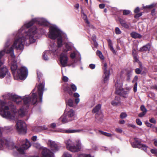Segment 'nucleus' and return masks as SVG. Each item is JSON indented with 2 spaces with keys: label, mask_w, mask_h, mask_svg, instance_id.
Here are the masks:
<instances>
[{
  "label": "nucleus",
  "mask_w": 157,
  "mask_h": 157,
  "mask_svg": "<svg viewBox=\"0 0 157 157\" xmlns=\"http://www.w3.org/2000/svg\"><path fill=\"white\" fill-rule=\"evenodd\" d=\"M34 23L45 26H47L49 25V22L43 18H34L32 19L31 21L25 24L18 30V33L17 34V37L15 38L13 44L9 50H8V47L10 44V42L7 41L6 43L5 44L7 43L6 46L7 47L6 50V53L10 54V56L14 57L13 48L17 49L23 50L24 48V44H26L25 41L28 39L31 43L35 42L36 40L34 38V36L37 32L36 27H33L29 30L28 32H26L25 31L26 29L30 27Z\"/></svg>",
  "instance_id": "f257e3e1"
},
{
  "label": "nucleus",
  "mask_w": 157,
  "mask_h": 157,
  "mask_svg": "<svg viewBox=\"0 0 157 157\" xmlns=\"http://www.w3.org/2000/svg\"><path fill=\"white\" fill-rule=\"evenodd\" d=\"M20 144V145L16 146L14 145L13 142L6 140H0V149L3 150L4 147L10 150L16 149L20 153L24 154L25 150L29 148L31 145L30 142L27 139L22 141Z\"/></svg>",
  "instance_id": "f03ea898"
},
{
  "label": "nucleus",
  "mask_w": 157,
  "mask_h": 157,
  "mask_svg": "<svg viewBox=\"0 0 157 157\" xmlns=\"http://www.w3.org/2000/svg\"><path fill=\"white\" fill-rule=\"evenodd\" d=\"M16 107L12 102L0 101V114L3 117L13 120L16 118Z\"/></svg>",
  "instance_id": "7ed1b4c3"
},
{
  "label": "nucleus",
  "mask_w": 157,
  "mask_h": 157,
  "mask_svg": "<svg viewBox=\"0 0 157 157\" xmlns=\"http://www.w3.org/2000/svg\"><path fill=\"white\" fill-rule=\"evenodd\" d=\"M11 63L10 68L15 79H20L21 80L25 79L28 74V70L25 67H22L17 69V61L14 57H12Z\"/></svg>",
  "instance_id": "20e7f679"
},
{
  "label": "nucleus",
  "mask_w": 157,
  "mask_h": 157,
  "mask_svg": "<svg viewBox=\"0 0 157 157\" xmlns=\"http://www.w3.org/2000/svg\"><path fill=\"white\" fill-rule=\"evenodd\" d=\"M11 98L13 101L17 104H19L20 102L23 100L25 105H27L29 103L33 104H35L37 101L38 97L36 94H32V98L30 97H25L23 99L17 95H12Z\"/></svg>",
  "instance_id": "39448f33"
},
{
  "label": "nucleus",
  "mask_w": 157,
  "mask_h": 157,
  "mask_svg": "<svg viewBox=\"0 0 157 157\" xmlns=\"http://www.w3.org/2000/svg\"><path fill=\"white\" fill-rule=\"evenodd\" d=\"M61 35V32L56 26L53 25L50 27L48 37L52 39L58 38L57 43L59 48L62 45V41Z\"/></svg>",
  "instance_id": "423d86ee"
},
{
  "label": "nucleus",
  "mask_w": 157,
  "mask_h": 157,
  "mask_svg": "<svg viewBox=\"0 0 157 157\" xmlns=\"http://www.w3.org/2000/svg\"><path fill=\"white\" fill-rule=\"evenodd\" d=\"M115 86L116 88V93L124 97H126L125 95L129 93L131 89L130 87H128L125 89H123L122 88V83H119L117 82L116 83Z\"/></svg>",
  "instance_id": "0eeeda50"
},
{
  "label": "nucleus",
  "mask_w": 157,
  "mask_h": 157,
  "mask_svg": "<svg viewBox=\"0 0 157 157\" xmlns=\"http://www.w3.org/2000/svg\"><path fill=\"white\" fill-rule=\"evenodd\" d=\"M15 128L18 133L25 134L27 132V127L25 123L21 120L17 121L16 124Z\"/></svg>",
  "instance_id": "6e6552de"
},
{
  "label": "nucleus",
  "mask_w": 157,
  "mask_h": 157,
  "mask_svg": "<svg viewBox=\"0 0 157 157\" xmlns=\"http://www.w3.org/2000/svg\"><path fill=\"white\" fill-rule=\"evenodd\" d=\"M101 105L100 104L97 105L92 110L93 113H96L95 115L96 121L98 123H101L103 121V115L100 111L101 108Z\"/></svg>",
  "instance_id": "1a4fd4ad"
},
{
  "label": "nucleus",
  "mask_w": 157,
  "mask_h": 157,
  "mask_svg": "<svg viewBox=\"0 0 157 157\" xmlns=\"http://www.w3.org/2000/svg\"><path fill=\"white\" fill-rule=\"evenodd\" d=\"M47 144L51 148V150L54 152L58 151L59 149V146L54 141L50 140H48Z\"/></svg>",
  "instance_id": "9d476101"
},
{
  "label": "nucleus",
  "mask_w": 157,
  "mask_h": 157,
  "mask_svg": "<svg viewBox=\"0 0 157 157\" xmlns=\"http://www.w3.org/2000/svg\"><path fill=\"white\" fill-rule=\"evenodd\" d=\"M44 82L40 83L38 85L37 87V92L38 94L40 101H42V95L44 90Z\"/></svg>",
  "instance_id": "9b49d317"
},
{
  "label": "nucleus",
  "mask_w": 157,
  "mask_h": 157,
  "mask_svg": "<svg viewBox=\"0 0 157 157\" xmlns=\"http://www.w3.org/2000/svg\"><path fill=\"white\" fill-rule=\"evenodd\" d=\"M68 58L66 54L62 53L60 57V62L61 65L63 67H65L67 65Z\"/></svg>",
  "instance_id": "f8f14e48"
},
{
  "label": "nucleus",
  "mask_w": 157,
  "mask_h": 157,
  "mask_svg": "<svg viewBox=\"0 0 157 157\" xmlns=\"http://www.w3.org/2000/svg\"><path fill=\"white\" fill-rule=\"evenodd\" d=\"M76 146H71L68 150L70 151L75 152L78 151L81 149V144L79 140L76 141Z\"/></svg>",
  "instance_id": "ddd939ff"
},
{
  "label": "nucleus",
  "mask_w": 157,
  "mask_h": 157,
  "mask_svg": "<svg viewBox=\"0 0 157 157\" xmlns=\"http://www.w3.org/2000/svg\"><path fill=\"white\" fill-rule=\"evenodd\" d=\"M107 64L106 63H105L103 67L105 76L104 78L105 82L107 81L108 80L109 76V71L107 70Z\"/></svg>",
  "instance_id": "4468645a"
},
{
  "label": "nucleus",
  "mask_w": 157,
  "mask_h": 157,
  "mask_svg": "<svg viewBox=\"0 0 157 157\" xmlns=\"http://www.w3.org/2000/svg\"><path fill=\"white\" fill-rule=\"evenodd\" d=\"M42 157H54V154L50 150L45 148L43 149L42 152Z\"/></svg>",
  "instance_id": "2eb2a0df"
},
{
  "label": "nucleus",
  "mask_w": 157,
  "mask_h": 157,
  "mask_svg": "<svg viewBox=\"0 0 157 157\" xmlns=\"http://www.w3.org/2000/svg\"><path fill=\"white\" fill-rule=\"evenodd\" d=\"M10 75V73L9 72L7 68L6 67H3L0 69V78H3L6 74Z\"/></svg>",
  "instance_id": "dca6fc26"
},
{
  "label": "nucleus",
  "mask_w": 157,
  "mask_h": 157,
  "mask_svg": "<svg viewBox=\"0 0 157 157\" xmlns=\"http://www.w3.org/2000/svg\"><path fill=\"white\" fill-rule=\"evenodd\" d=\"M64 113L69 118L71 119L72 120L75 115V111L72 109L68 110L67 109L65 110Z\"/></svg>",
  "instance_id": "f3484780"
},
{
  "label": "nucleus",
  "mask_w": 157,
  "mask_h": 157,
  "mask_svg": "<svg viewBox=\"0 0 157 157\" xmlns=\"http://www.w3.org/2000/svg\"><path fill=\"white\" fill-rule=\"evenodd\" d=\"M59 120L63 123H65L71 121L72 119L69 118L67 115L64 113V114L60 118Z\"/></svg>",
  "instance_id": "a211bd4d"
},
{
  "label": "nucleus",
  "mask_w": 157,
  "mask_h": 157,
  "mask_svg": "<svg viewBox=\"0 0 157 157\" xmlns=\"http://www.w3.org/2000/svg\"><path fill=\"white\" fill-rule=\"evenodd\" d=\"M138 65L140 67L139 68H138V74H143L146 73L147 70L145 68L143 67L141 63L139 61H138Z\"/></svg>",
  "instance_id": "6ab92c4d"
},
{
  "label": "nucleus",
  "mask_w": 157,
  "mask_h": 157,
  "mask_svg": "<svg viewBox=\"0 0 157 157\" xmlns=\"http://www.w3.org/2000/svg\"><path fill=\"white\" fill-rule=\"evenodd\" d=\"M7 43L6 44V45H5V47L4 49L2 51H0V67L2 64L3 63L2 62L1 59L2 57L4 55L5 52H6V50L7 49Z\"/></svg>",
  "instance_id": "aec40b11"
},
{
  "label": "nucleus",
  "mask_w": 157,
  "mask_h": 157,
  "mask_svg": "<svg viewBox=\"0 0 157 157\" xmlns=\"http://www.w3.org/2000/svg\"><path fill=\"white\" fill-rule=\"evenodd\" d=\"M64 131L65 132L68 133L84 132L83 129H67L66 130Z\"/></svg>",
  "instance_id": "412c9836"
},
{
  "label": "nucleus",
  "mask_w": 157,
  "mask_h": 157,
  "mask_svg": "<svg viewBox=\"0 0 157 157\" xmlns=\"http://www.w3.org/2000/svg\"><path fill=\"white\" fill-rule=\"evenodd\" d=\"M140 109L142 112L140 113L138 116L140 117H143L146 113L147 110L144 105H141L140 106Z\"/></svg>",
  "instance_id": "4be33fe9"
},
{
  "label": "nucleus",
  "mask_w": 157,
  "mask_h": 157,
  "mask_svg": "<svg viewBox=\"0 0 157 157\" xmlns=\"http://www.w3.org/2000/svg\"><path fill=\"white\" fill-rule=\"evenodd\" d=\"M150 48V44H148L141 48L140 49V51L142 52L149 51Z\"/></svg>",
  "instance_id": "5701e85b"
},
{
  "label": "nucleus",
  "mask_w": 157,
  "mask_h": 157,
  "mask_svg": "<svg viewBox=\"0 0 157 157\" xmlns=\"http://www.w3.org/2000/svg\"><path fill=\"white\" fill-rule=\"evenodd\" d=\"M66 49L63 50V52L66 53L68 51H70L71 49V44L70 43H66L65 44Z\"/></svg>",
  "instance_id": "b1692460"
},
{
  "label": "nucleus",
  "mask_w": 157,
  "mask_h": 157,
  "mask_svg": "<svg viewBox=\"0 0 157 157\" xmlns=\"http://www.w3.org/2000/svg\"><path fill=\"white\" fill-rule=\"evenodd\" d=\"M113 106H116L120 104V98L119 97H115V100L111 102Z\"/></svg>",
  "instance_id": "393cba45"
},
{
  "label": "nucleus",
  "mask_w": 157,
  "mask_h": 157,
  "mask_svg": "<svg viewBox=\"0 0 157 157\" xmlns=\"http://www.w3.org/2000/svg\"><path fill=\"white\" fill-rule=\"evenodd\" d=\"M137 77L136 76L132 80V82L133 83H135V85L133 88V90L135 92H136L137 91Z\"/></svg>",
  "instance_id": "a878e982"
},
{
  "label": "nucleus",
  "mask_w": 157,
  "mask_h": 157,
  "mask_svg": "<svg viewBox=\"0 0 157 157\" xmlns=\"http://www.w3.org/2000/svg\"><path fill=\"white\" fill-rule=\"evenodd\" d=\"M25 109L24 108H22L20 109L18 111V114L21 117H23L25 115Z\"/></svg>",
  "instance_id": "bb28decb"
},
{
  "label": "nucleus",
  "mask_w": 157,
  "mask_h": 157,
  "mask_svg": "<svg viewBox=\"0 0 157 157\" xmlns=\"http://www.w3.org/2000/svg\"><path fill=\"white\" fill-rule=\"evenodd\" d=\"M120 22L123 27L125 28H129L128 25L126 23V22L124 20L122 19H121L120 20Z\"/></svg>",
  "instance_id": "cd10ccee"
},
{
  "label": "nucleus",
  "mask_w": 157,
  "mask_h": 157,
  "mask_svg": "<svg viewBox=\"0 0 157 157\" xmlns=\"http://www.w3.org/2000/svg\"><path fill=\"white\" fill-rule=\"evenodd\" d=\"M138 148L141 149L145 151H147L148 147L144 144L138 143Z\"/></svg>",
  "instance_id": "c85d7f7f"
},
{
  "label": "nucleus",
  "mask_w": 157,
  "mask_h": 157,
  "mask_svg": "<svg viewBox=\"0 0 157 157\" xmlns=\"http://www.w3.org/2000/svg\"><path fill=\"white\" fill-rule=\"evenodd\" d=\"M82 17L85 22L87 24V26L90 27V22L87 19V17L86 14L83 13L82 14Z\"/></svg>",
  "instance_id": "c756f323"
},
{
  "label": "nucleus",
  "mask_w": 157,
  "mask_h": 157,
  "mask_svg": "<svg viewBox=\"0 0 157 157\" xmlns=\"http://www.w3.org/2000/svg\"><path fill=\"white\" fill-rule=\"evenodd\" d=\"M65 143L66 144V147L68 150L71 147L72 144V141L70 139L65 141Z\"/></svg>",
  "instance_id": "7c9ffc66"
},
{
  "label": "nucleus",
  "mask_w": 157,
  "mask_h": 157,
  "mask_svg": "<svg viewBox=\"0 0 157 157\" xmlns=\"http://www.w3.org/2000/svg\"><path fill=\"white\" fill-rule=\"evenodd\" d=\"M137 51L136 50L133 49L132 50V55L134 58V61L137 62Z\"/></svg>",
  "instance_id": "2f4dec72"
},
{
  "label": "nucleus",
  "mask_w": 157,
  "mask_h": 157,
  "mask_svg": "<svg viewBox=\"0 0 157 157\" xmlns=\"http://www.w3.org/2000/svg\"><path fill=\"white\" fill-rule=\"evenodd\" d=\"M97 55L101 59L103 60L104 59V57L102 55V52L99 50L96 51Z\"/></svg>",
  "instance_id": "473e14b6"
},
{
  "label": "nucleus",
  "mask_w": 157,
  "mask_h": 157,
  "mask_svg": "<svg viewBox=\"0 0 157 157\" xmlns=\"http://www.w3.org/2000/svg\"><path fill=\"white\" fill-rule=\"evenodd\" d=\"M64 90L65 91L67 92L71 95H72L73 94V92L71 91L70 88L68 86L66 87L64 89Z\"/></svg>",
  "instance_id": "72a5a7b5"
},
{
  "label": "nucleus",
  "mask_w": 157,
  "mask_h": 157,
  "mask_svg": "<svg viewBox=\"0 0 157 157\" xmlns=\"http://www.w3.org/2000/svg\"><path fill=\"white\" fill-rule=\"evenodd\" d=\"M99 131L101 133V134L108 137H111L112 136V134L110 133L104 132L100 130H99Z\"/></svg>",
  "instance_id": "f704fd0d"
},
{
  "label": "nucleus",
  "mask_w": 157,
  "mask_h": 157,
  "mask_svg": "<svg viewBox=\"0 0 157 157\" xmlns=\"http://www.w3.org/2000/svg\"><path fill=\"white\" fill-rule=\"evenodd\" d=\"M135 142L131 143V145L133 147L137 148V139L136 138H134Z\"/></svg>",
  "instance_id": "c9c22d12"
},
{
  "label": "nucleus",
  "mask_w": 157,
  "mask_h": 157,
  "mask_svg": "<svg viewBox=\"0 0 157 157\" xmlns=\"http://www.w3.org/2000/svg\"><path fill=\"white\" fill-rule=\"evenodd\" d=\"M67 104L70 107L73 106V100L71 99H69L68 101Z\"/></svg>",
  "instance_id": "e433bc0d"
},
{
  "label": "nucleus",
  "mask_w": 157,
  "mask_h": 157,
  "mask_svg": "<svg viewBox=\"0 0 157 157\" xmlns=\"http://www.w3.org/2000/svg\"><path fill=\"white\" fill-rule=\"evenodd\" d=\"M63 157H72L71 155L68 152H65L64 153Z\"/></svg>",
  "instance_id": "4c0bfd02"
},
{
  "label": "nucleus",
  "mask_w": 157,
  "mask_h": 157,
  "mask_svg": "<svg viewBox=\"0 0 157 157\" xmlns=\"http://www.w3.org/2000/svg\"><path fill=\"white\" fill-rule=\"evenodd\" d=\"M115 31L117 34H120L121 33V31L118 27H116L115 28Z\"/></svg>",
  "instance_id": "58836bf2"
},
{
  "label": "nucleus",
  "mask_w": 157,
  "mask_h": 157,
  "mask_svg": "<svg viewBox=\"0 0 157 157\" xmlns=\"http://www.w3.org/2000/svg\"><path fill=\"white\" fill-rule=\"evenodd\" d=\"M132 37L134 38H136L137 37V34L135 32H133L131 33Z\"/></svg>",
  "instance_id": "ea45409f"
},
{
  "label": "nucleus",
  "mask_w": 157,
  "mask_h": 157,
  "mask_svg": "<svg viewBox=\"0 0 157 157\" xmlns=\"http://www.w3.org/2000/svg\"><path fill=\"white\" fill-rule=\"evenodd\" d=\"M71 88L73 91H75L77 90V87L74 84H71L70 85Z\"/></svg>",
  "instance_id": "a19ab883"
},
{
  "label": "nucleus",
  "mask_w": 157,
  "mask_h": 157,
  "mask_svg": "<svg viewBox=\"0 0 157 157\" xmlns=\"http://www.w3.org/2000/svg\"><path fill=\"white\" fill-rule=\"evenodd\" d=\"M130 13V11L129 10H124L123 11V14L124 15H127L129 14Z\"/></svg>",
  "instance_id": "79ce46f5"
},
{
  "label": "nucleus",
  "mask_w": 157,
  "mask_h": 157,
  "mask_svg": "<svg viewBox=\"0 0 157 157\" xmlns=\"http://www.w3.org/2000/svg\"><path fill=\"white\" fill-rule=\"evenodd\" d=\"M51 51L53 52H54L56 51V45H53L52 46H51Z\"/></svg>",
  "instance_id": "37998d69"
},
{
  "label": "nucleus",
  "mask_w": 157,
  "mask_h": 157,
  "mask_svg": "<svg viewBox=\"0 0 157 157\" xmlns=\"http://www.w3.org/2000/svg\"><path fill=\"white\" fill-rule=\"evenodd\" d=\"M151 152L155 155H157V149H151Z\"/></svg>",
  "instance_id": "c03bdc74"
},
{
  "label": "nucleus",
  "mask_w": 157,
  "mask_h": 157,
  "mask_svg": "<svg viewBox=\"0 0 157 157\" xmlns=\"http://www.w3.org/2000/svg\"><path fill=\"white\" fill-rule=\"evenodd\" d=\"M127 116V114L125 113H122L120 115V117L121 118H124L126 117Z\"/></svg>",
  "instance_id": "a18cd8bd"
},
{
  "label": "nucleus",
  "mask_w": 157,
  "mask_h": 157,
  "mask_svg": "<svg viewBox=\"0 0 157 157\" xmlns=\"http://www.w3.org/2000/svg\"><path fill=\"white\" fill-rule=\"evenodd\" d=\"M46 52H44L43 55V58L45 60H47L48 59V58L47 57V56L46 54Z\"/></svg>",
  "instance_id": "49530a36"
},
{
  "label": "nucleus",
  "mask_w": 157,
  "mask_h": 157,
  "mask_svg": "<svg viewBox=\"0 0 157 157\" xmlns=\"http://www.w3.org/2000/svg\"><path fill=\"white\" fill-rule=\"evenodd\" d=\"M78 157H91V156L89 155H85L84 154H81L79 155Z\"/></svg>",
  "instance_id": "de8ad7c7"
},
{
  "label": "nucleus",
  "mask_w": 157,
  "mask_h": 157,
  "mask_svg": "<svg viewBox=\"0 0 157 157\" xmlns=\"http://www.w3.org/2000/svg\"><path fill=\"white\" fill-rule=\"evenodd\" d=\"M115 131L117 133H121L122 132V130L120 128H117L115 129Z\"/></svg>",
  "instance_id": "09e8293b"
},
{
  "label": "nucleus",
  "mask_w": 157,
  "mask_h": 157,
  "mask_svg": "<svg viewBox=\"0 0 157 157\" xmlns=\"http://www.w3.org/2000/svg\"><path fill=\"white\" fill-rule=\"evenodd\" d=\"M89 67L90 69H93L95 68V65L94 64H90Z\"/></svg>",
  "instance_id": "8fccbe9b"
},
{
  "label": "nucleus",
  "mask_w": 157,
  "mask_h": 157,
  "mask_svg": "<svg viewBox=\"0 0 157 157\" xmlns=\"http://www.w3.org/2000/svg\"><path fill=\"white\" fill-rule=\"evenodd\" d=\"M64 82H67L68 80V78L65 76H64L62 78Z\"/></svg>",
  "instance_id": "3c124183"
},
{
  "label": "nucleus",
  "mask_w": 157,
  "mask_h": 157,
  "mask_svg": "<svg viewBox=\"0 0 157 157\" xmlns=\"http://www.w3.org/2000/svg\"><path fill=\"white\" fill-rule=\"evenodd\" d=\"M150 121L153 123L155 124L156 123V121L154 118H151L150 120Z\"/></svg>",
  "instance_id": "603ef678"
},
{
  "label": "nucleus",
  "mask_w": 157,
  "mask_h": 157,
  "mask_svg": "<svg viewBox=\"0 0 157 157\" xmlns=\"http://www.w3.org/2000/svg\"><path fill=\"white\" fill-rule=\"evenodd\" d=\"M109 46V47H110V49L112 51L113 53H115V51L114 50V49L113 48V45H111V46Z\"/></svg>",
  "instance_id": "864d4df0"
},
{
  "label": "nucleus",
  "mask_w": 157,
  "mask_h": 157,
  "mask_svg": "<svg viewBox=\"0 0 157 157\" xmlns=\"http://www.w3.org/2000/svg\"><path fill=\"white\" fill-rule=\"evenodd\" d=\"M75 98H78L79 97V95L77 93H75L73 94Z\"/></svg>",
  "instance_id": "5fc2aeb1"
},
{
  "label": "nucleus",
  "mask_w": 157,
  "mask_h": 157,
  "mask_svg": "<svg viewBox=\"0 0 157 157\" xmlns=\"http://www.w3.org/2000/svg\"><path fill=\"white\" fill-rule=\"evenodd\" d=\"M145 124H146L147 126L149 127H151L152 126V124H150L149 122H148V121H146L145 122Z\"/></svg>",
  "instance_id": "6e6d98bb"
},
{
  "label": "nucleus",
  "mask_w": 157,
  "mask_h": 157,
  "mask_svg": "<svg viewBox=\"0 0 157 157\" xmlns=\"http://www.w3.org/2000/svg\"><path fill=\"white\" fill-rule=\"evenodd\" d=\"M99 6L100 9H103L104 8L105 5L104 4H102L99 5Z\"/></svg>",
  "instance_id": "4d7b16f0"
},
{
  "label": "nucleus",
  "mask_w": 157,
  "mask_h": 157,
  "mask_svg": "<svg viewBox=\"0 0 157 157\" xmlns=\"http://www.w3.org/2000/svg\"><path fill=\"white\" fill-rule=\"evenodd\" d=\"M37 136H34L32 137V140L34 141H35L36 140Z\"/></svg>",
  "instance_id": "13d9d810"
},
{
  "label": "nucleus",
  "mask_w": 157,
  "mask_h": 157,
  "mask_svg": "<svg viewBox=\"0 0 157 157\" xmlns=\"http://www.w3.org/2000/svg\"><path fill=\"white\" fill-rule=\"evenodd\" d=\"M70 56L72 58H74L75 56V54L74 53H72L70 55Z\"/></svg>",
  "instance_id": "bf43d9fd"
},
{
  "label": "nucleus",
  "mask_w": 157,
  "mask_h": 157,
  "mask_svg": "<svg viewBox=\"0 0 157 157\" xmlns=\"http://www.w3.org/2000/svg\"><path fill=\"white\" fill-rule=\"evenodd\" d=\"M108 44H109V46H110L112 45V41H111V40L109 39V40H108Z\"/></svg>",
  "instance_id": "052dcab7"
},
{
  "label": "nucleus",
  "mask_w": 157,
  "mask_h": 157,
  "mask_svg": "<svg viewBox=\"0 0 157 157\" xmlns=\"http://www.w3.org/2000/svg\"><path fill=\"white\" fill-rule=\"evenodd\" d=\"M79 99L78 98H76L75 100V101L76 104H78L79 102Z\"/></svg>",
  "instance_id": "680f3d73"
},
{
  "label": "nucleus",
  "mask_w": 157,
  "mask_h": 157,
  "mask_svg": "<svg viewBox=\"0 0 157 157\" xmlns=\"http://www.w3.org/2000/svg\"><path fill=\"white\" fill-rule=\"evenodd\" d=\"M37 76L39 78L42 75V74L40 73V72H37Z\"/></svg>",
  "instance_id": "e2e57ef3"
},
{
  "label": "nucleus",
  "mask_w": 157,
  "mask_h": 157,
  "mask_svg": "<svg viewBox=\"0 0 157 157\" xmlns=\"http://www.w3.org/2000/svg\"><path fill=\"white\" fill-rule=\"evenodd\" d=\"M51 126L52 128H54L56 126V124L55 123H52L51 124Z\"/></svg>",
  "instance_id": "0e129e2a"
},
{
  "label": "nucleus",
  "mask_w": 157,
  "mask_h": 157,
  "mask_svg": "<svg viewBox=\"0 0 157 157\" xmlns=\"http://www.w3.org/2000/svg\"><path fill=\"white\" fill-rule=\"evenodd\" d=\"M125 123V121L124 120H121L120 121L119 123L120 124H124Z\"/></svg>",
  "instance_id": "69168bd1"
},
{
  "label": "nucleus",
  "mask_w": 157,
  "mask_h": 157,
  "mask_svg": "<svg viewBox=\"0 0 157 157\" xmlns=\"http://www.w3.org/2000/svg\"><path fill=\"white\" fill-rule=\"evenodd\" d=\"M142 124V122L140 121L139 119H138V125H141Z\"/></svg>",
  "instance_id": "338daca9"
},
{
  "label": "nucleus",
  "mask_w": 157,
  "mask_h": 157,
  "mask_svg": "<svg viewBox=\"0 0 157 157\" xmlns=\"http://www.w3.org/2000/svg\"><path fill=\"white\" fill-rule=\"evenodd\" d=\"M75 7L77 9H78L79 7V4L78 3L76 4L75 6Z\"/></svg>",
  "instance_id": "774afa93"
}]
</instances>
